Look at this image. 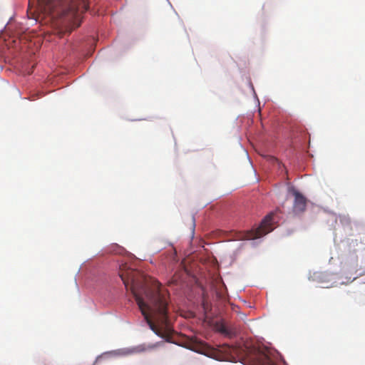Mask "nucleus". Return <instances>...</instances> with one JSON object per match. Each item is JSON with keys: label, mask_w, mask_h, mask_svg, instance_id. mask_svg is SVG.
I'll return each mask as SVG.
<instances>
[{"label": "nucleus", "mask_w": 365, "mask_h": 365, "mask_svg": "<svg viewBox=\"0 0 365 365\" xmlns=\"http://www.w3.org/2000/svg\"><path fill=\"white\" fill-rule=\"evenodd\" d=\"M136 272L128 269L120 271L119 276L125 288L128 289L130 282V290L136 303L144 317L150 329L157 335H160V327H168V292L161 287L160 283L153 280L151 284H138L135 281Z\"/></svg>", "instance_id": "1"}, {"label": "nucleus", "mask_w": 365, "mask_h": 365, "mask_svg": "<svg viewBox=\"0 0 365 365\" xmlns=\"http://www.w3.org/2000/svg\"><path fill=\"white\" fill-rule=\"evenodd\" d=\"M254 360L255 365H273L272 359L264 353H258Z\"/></svg>", "instance_id": "5"}, {"label": "nucleus", "mask_w": 365, "mask_h": 365, "mask_svg": "<svg viewBox=\"0 0 365 365\" xmlns=\"http://www.w3.org/2000/svg\"><path fill=\"white\" fill-rule=\"evenodd\" d=\"M156 346L154 345V344H152V345H145V344H141V345H139L138 346H136L135 348V349L136 350L137 352H143V351H145L148 349H152L153 348H155Z\"/></svg>", "instance_id": "8"}, {"label": "nucleus", "mask_w": 365, "mask_h": 365, "mask_svg": "<svg viewBox=\"0 0 365 365\" xmlns=\"http://www.w3.org/2000/svg\"><path fill=\"white\" fill-rule=\"evenodd\" d=\"M359 244L365 245V237L364 236H363V237L360 236L359 239L351 240L349 242V245H348L349 251L356 252L357 250L356 247H358V245Z\"/></svg>", "instance_id": "7"}, {"label": "nucleus", "mask_w": 365, "mask_h": 365, "mask_svg": "<svg viewBox=\"0 0 365 365\" xmlns=\"http://www.w3.org/2000/svg\"><path fill=\"white\" fill-rule=\"evenodd\" d=\"M269 160H270V162L272 163H277L278 167H279V169L281 168V167H284V165H282L277 158H274V157H270L269 158Z\"/></svg>", "instance_id": "9"}, {"label": "nucleus", "mask_w": 365, "mask_h": 365, "mask_svg": "<svg viewBox=\"0 0 365 365\" xmlns=\"http://www.w3.org/2000/svg\"><path fill=\"white\" fill-rule=\"evenodd\" d=\"M217 330L224 335L229 336H235L237 332L236 328L232 327H227L225 324H218Z\"/></svg>", "instance_id": "6"}, {"label": "nucleus", "mask_w": 365, "mask_h": 365, "mask_svg": "<svg viewBox=\"0 0 365 365\" xmlns=\"http://www.w3.org/2000/svg\"><path fill=\"white\" fill-rule=\"evenodd\" d=\"M273 214L267 215L256 229L247 231L243 235L242 240L259 238L273 230Z\"/></svg>", "instance_id": "3"}, {"label": "nucleus", "mask_w": 365, "mask_h": 365, "mask_svg": "<svg viewBox=\"0 0 365 365\" xmlns=\"http://www.w3.org/2000/svg\"><path fill=\"white\" fill-rule=\"evenodd\" d=\"M88 9V0H29V9L39 18L56 12L57 16L71 14L78 17Z\"/></svg>", "instance_id": "2"}, {"label": "nucleus", "mask_w": 365, "mask_h": 365, "mask_svg": "<svg viewBox=\"0 0 365 365\" xmlns=\"http://www.w3.org/2000/svg\"><path fill=\"white\" fill-rule=\"evenodd\" d=\"M294 202L293 209L296 213H300L305 210L307 206L306 198L297 191L294 192Z\"/></svg>", "instance_id": "4"}]
</instances>
